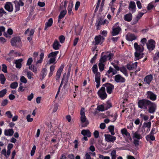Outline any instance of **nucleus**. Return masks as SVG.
<instances>
[{
  "instance_id": "f257e3e1",
  "label": "nucleus",
  "mask_w": 159,
  "mask_h": 159,
  "mask_svg": "<svg viewBox=\"0 0 159 159\" xmlns=\"http://www.w3.org/2000/svg\"><path fill=\"white\" fill-rule=\"evenodd\" d=\"M134 47L136 50L134 53L135 60H138L143 57V53L142 52L144 50V48L142 45H138L137 43H134Z\"/></svg>"
},
{
  "instance_id": "f03ea898",
  "label": "nucleus",
  "mask_w": 159,
  "mask_h": 159,
  "mask_svg": "<svg viewBox=\"0 0 159 159\" xmlns=\"http://www.w3.org/2000/svg\"><path fill=\"white\" fill-rule=\"evenodd\" d=\"M92 71L94 74H95V82L97 83L96 87L98 88L100 86V73L98 71V66L96 64L94 65L92 68Z\"/></svg>"
},
{
  "instance_id": "7ed1b4c3",
  "label": "nucleus",
  "mask_w": 159,
  "mask_h": 159,
  "mask_svg": "<svg viewBox=\"0 0 159 159\" xmlns=\"http://www.w3.org/2000/svg\"><path fill=\"white\" fill-rule=\"evenodd\" d=\"M80 121L82 123V126L85 127L89 124V122L85 116L84 108L82 107L80 110Z\"/></svg>"
},
{
  "instance_id": "20e7f679",
  "label": "nucleus",
  "mask_w": 159,
  "mask_h": 159,
  "mask_svg": "<svg viewBox=\"0 0 159 159\" xmlns=\"http://www.w3.org/2000/svg\"><path fill=\"white\" fill-rule=\"evenodd\" d=\"M150 103V101L146 99H143L139 100L138 104L139 107L144 110H146Z\"/></svg>"
},
{
  "instance_id": "39448f33",
  "label": "nucleus",
  "mask_w": 159,
  "mask_h": 159,
  "mask_svg": "<svg viewBox=\"0 0 159 159\" xmlns=\"http://www.w3.org/2000/svg\"><path fill=\"white\" fill-rule=\"evenodd\" d=\"M11 43L13 46L18 47L19 44L21 43L20 37L18 36L12 38L11 41Z\"/></svg>"
},
{
  "instance_id": "423d86ee",
  "label": "nucleus",
  "mask_w": 159,
  "mask_h": 159,
  "mask_svg": "<svg viewBox=\"0 0 159 159\" xmlns=\"http://www.w3.org/2000/svg\"><path fill=\"white\" fill-rule=\"evenodd\" d=\"M98 94L102 99H105L107 97V94L105 92V89L104 87H102L98 91Z\"/></svg>"
},
{
  "instance_id": "0eeeda50",
  "label": "nucleus",
  "mask_w": 159,
  "mask_h": 159,
  "mask_svg": "<svg viewBox=\"0 0 159 159\" xmlns=\"http://www.w3.org/2000/svg\"><path fill=\"white\" fill-rule=\"evenodd\" d=\"M114 56V54L111 53H107L103 56H101L100 60V62H104L107 60H110Z\"/></svg>"
},
{
  "instance_id": "6e6552de",
  "label": "nucleus",
  "mask_w": 159,
  "mask_h": 159,
  "mask_svg": "<svg viewBox=\"0 0 159 159\" xmlns=\"http://www.w3.org/2000/svg\"><path fill=\"white\" fill-rule=\"evenodd\" d=\"M103 86L107 87V91L108 93L110 94L111 93L114 88L113 85L110 83H107L103 84Z\"/></svg>"
},
{
  "instance_id": "1a4fd4ad",
  "label": "nucleus",
  "mask_w": 159,
  "mask_h": 159,
  "mask_svg": "<svg viewBox=\"0 0 159 159\" xmlns=\"http://www.w3.org/2000/svg\"><path fill=\"white\" fill-rule=\"evenodd\" d=\"M148 106L149 108L148 112L150 113H153L155 111L157 107L155 103L151 102V103L148 105Z\"/></svg>"
},
{
  "instance_id": "9d476101",
  "label": "nucleus",
  "mask_w": 159,
  "mask_h": 159,
  "mask_svg": "<svg viewBox=\"0 0 159 159\" xmlns=\"http://www.w3.org/2000/svg\"><path fill=\"white\" fill-rule=\"evenodd\" d=\"M148 43L147 44L148 49L150 51L153 50L155 48V42L152 39H150L148 41Z\"/></svg>"
},
{
  "instance_id": "9b49d317",
  "label": "nucleus",
  "mask_w": 159,
  "mask_h": 159,
  "mask_svg": "<svg viewBox=\"0 0 159 159\" xmlns=\"http://www.w3.org/2000/svg\"><path fill=\"white\" fill-rule=\"evenodd\" d=\"M105 140L108 142L113 143L116 139V137L113 136L110 134H105Z\"/></svg>"
},
{
  "instance_id": "f8f14e48",
  "label": "nucleus",
  "mask_w": 159,
  "mask_h": 159,
  "mask_svg": "<svg viewBox=\"0 0 159 159\" xmlns=\"http://www.w3.org/2000/svg\"><path fill=\"white\" fill-rule=\"evenodd\" d=\"M147 98L152 101L156 100L157 96L156 94L151 91H148L147 93Z\"/></svg>"
},
{
  "instance_id": "ddd939ff",
  "label": "nucleus",
  "mask_w": 159,
  "mask_h": 159,
  "mask_svg": "<svg viewBox=\"0 0 159 159\" xmlns=\"http://www.w3.org/2000/svg\"><path fill=\"white\" fill-rule=\"evenodd\" d=\"M115 80L117 83H124L125 82V80L120 75H117L115 76Z\"/></svg>"
},
{
  "instance_id": "4468645a",
  "label": "nucleus",
  "mask_w": 159,
  "mask_h": 159,
  "mask_svg": "<svg viewBox=\"0 0 159 159\" xmlns=\"http://www.w3.org/2000/svg\"><path fill=\"white\" fill-rule=\"evenodd\" d=\"M104 39V38L100 35L96 36L95 38V45H97L101 42L102 43Z\"/></svg>"
},
{
  "instance_id": "2eb2a0df",
  "label": "nucleus",
  "mask_w": 159,
  "mask_h": 159,
  "mask_svg": "<svg viewBox=\"0 0 159 159\" xmlns=\"http://www.w3.org/2000/svg\"><path fill=\"white\" fill-rule=\"evenodd\" d=\"M64 67V65H61L59 68L58 69L56 74V80H59Z\"/></svg>"
},
{
  "instance_id": "dca6fc26",
  "label": "nucleus",
  "mask_w": 159,
  "mask_h": 159,
  "mask_svg": "<svg viewBox=\"0 0 159 159\" xmlns=\"http://www.w3.org/2000/svg\"><path fill=\"white\" fill-rule=\"evenodd\" d=\"M136 4L134 1H131L129 5V9H131V11L132 13H134L136 11Z\"/></svg>"
},
{
  "instance_id": "f3484780",
  "label": "nucleus",
  "mask_w": 159,
  "mask_h": 159,
  "mask_svg": "<svg viewBox=\"0 0 159 159\" xmlns=\"http://www.w3.org/2000/svg\"><path fill=\"white\" fill-rule=\"evenodd\" d=\"M5 9L9 12H11L13 11V8L11 3L9 2H6L5 6Z\"/></svg>"
},
{
  "instance_id": "a211bd4d",
  "label": "nucleus",
  "mask_w": 159,
  "mask_h": 159,
  "mask_svg": "<svg viewBox=\"0 0 159 159\" xmlns=\"http://www.w3.org/2000/svg\"><path fill=\"white\" fill-rule=\"evenodd\" d=\"M121 30V28L119 26H117L116 27H113L112 32V35L114 36L118 34Z\"/></svg>"
},
{
  "instance_id": "6ab92c4d",
  "label": "nucleus",
  "mask_w": 159,
  "mask_h": 159,
  "mask_svg": "<svg viewBox=\"0 0 159 159\" xmlns=\"http://www.w3.org/2000/svg\"><path fill=\"white\" fill-rule=\"evenodd\" d=\"M132 18V15L130 13L125 15L124 16V20L127 21H130Z\"/></svg>"
},
{
  "instance_id": "aec40b11",
  "label": "nucleus",
  "mask_w": 159,
  "mask_h": 159,
  "mask_svg": "<svg viewBox=\"0 0 159 159\" xmlns=\"http://www.w3.org/2000/svg\"><path fill=\"white\" fill-rule=\"evenodd\" d=\"M153 79V76L152 75L146 76L144 78V81L146 83L149 84L151 82Z\"/></svg>"
},
{
  "instance_id": "412c9836",
  "label": "nucleus",
  "mask_w": 159,
  "mask_h": 159,
  "mask_svg": "<svg viewBox=\"0 0 159 159\" xmlns=\"http://www.w3.org/2000/svg\"><path fill=\"white\" fill-rule=\"evenodd\" d=\"M47 73V70L46 68H43L41 72L40 76V79L42 80L46 76Z\"/></svg>"
},
{
  "instance_id": "4be33fe9",
  "label": "nucleus",
  "mask_w": 159,
  "mask_h": 159,
  "mask_svg": "<svg viewBox=\"0 0 159 159\" xmlns=\"http://www.w3.org/2000/svg\"><path fill=\"white\" fill-rule=\"evenodd\" d=\"M126 39L129 41H132L133 40L136 39V37L134 34H130L127 35L126 36Z\"/></svg>"
},
{
  "instance_id": "5701e85b",
  "label": "nucleus",
  "mask_w": 159,
  "mask_h": 159,
  "mask_svg": "<svg viewBox=\"0 0 159 159\" xmlns=\"http://www.w3.org/2000/svg\"><path fill=\"white\" fill-rule=\"evenodd\" d=\"M81 134L84 136H87L88 137L91 136V134L90 131L88 129H83L82 130Z\"/></svg>"
},
{
  "instance_id": "b1692460",
  "label": "nucleus",
  "mask_w": 159,
  "mask_h": 159,
  "mask_svg": "<svg viewBox=\"0 0 159 159\" xmlns=\"http://www.w3.org/2000/svg\"><path fill=\"white\" fill-rule=\"evenodd\" d=\"M121 133L122 135L126 136L128 138L131 139L130 134L127 132V130L125 128L122 129L121 130Z\"/></svg>"
},
{
  "instance_id": "393cba45",
  "label": "nucleus",
  "mask_w": 159,
  "mask_h": 159,
  "mask_svg": "<svg viewBox=\"0 0 159 159\" xmlns=\"http://www.w3.org/2000/svg\"><path fill=\"white\" fill-rule=\"evenodd\" d=\"M61 45L59 44L58 41L57 40H55L53 44V48L55 50H58L59 49Z\"/></svg>"
},
{
  "instance_id": "a878e982",
  "label": "nucleus",
  "mask_w": 159,
  "mask_h": 159,
  "mask_svg": "<svg viewBox=\"0 0 159 159\" xmlns=\"http://www.w3.org/2000/svg\"><path fill=\"white\" fill-rule=\"evenodd\" d=\"M73 6V2L72 1H70L68 7V11L69 15L73 14V13L72 11V8Z\"/></svg>"
},
{
  "instance_id": "bb28decb",
  "label": "nucleus",
  "mask_w": 159,
  "mask_h": 159,
  "mask_svg": "<svg viewBox=\"0 0 159 159\" xmlns=\"http://www.w3.org/2000/svg\"><path fill=\"white\" fill-rule=\"evenodd\" d=\"M67 13V11L66 10H64L61 11L58 16V21L59 23L60 22V21L61 19L63 18Z\"/></svg>"
},
{
  "instance_id": "cd10ccee",
  "label": "nucleus",
  "mask_w": 159,
  "mask_h": 159,
  "mask_svg": "<svg viewBox=\"0 0 159 159\" xmlns=\"http://www.w3.org/2000/svg\"><path fill=\"white\" fill-rule=\"evenodd\" d=\"M23 60L22 58L16 60L15 61V64H16V67L17 68H20L21 67V62L23 61Z\"/></svg>"
},
{
  "instance_id": "c85d7f7f",
  "label": "nucleus",
  "mask_w": 159,
  "mask_h": 159,
  "mask_svg": "<svg viewBox=\"0 0 159 159\" xmlns=\"http://www.w3.org/2000/svg\"><path fill=\"white\" fill-rule=\"evenodd\" d=\"M70 68H69L68 72L67 73L66 76V73L64 74L63 75V80L65 81V82H68L69 78L70 76Z\"/></svg>"
},
{
  "instance_id": "c756f323",
  "label": "nucleus",
  "mask_w": 159,
  "mask_h": 159,
  "mask_svg": "<svg viewBox=\"0 0 159 159\" xmlns=\"http://www.w3.org/2000/svg\"><path fill=\"white\" fill-rule=\"evenodd\" d=\"M14 133L12 129H6L4 131L5 135L6 136H12Z\"/></svg>"
},
{
  "instance_id": "7c9ffc66",
  "label": "nucleus",
  "mask_w": 159,
  "mask_h": 159,
  "mask_svg": "<svg viewBox=\"0 0 159 159\" xmlns=\"http://www.w3.org/2000/svg\"><path fill=\"white\" fill-rule=\"evenodd\" d=\"M53 23V20L52 18H50L47 22L45 24V26L44 28V30H46L48 27H50L52 26Z\"/></svg>"
},
{
  "instance_id": "2f4dec72",
  "label": "nucleus",
  "mask_w": 159,
  "mask_h": 159,
  "mask_svg": "<svg viewBox=\"0 0 159 159\" xmlns=\"http://www.w3.org/2000/svg\"><path fill=\"white\" fill-rule=\"evenodd\" d=\"M137 62H135L134 64H133V65L128 64L127 65V68L129 70H133L137 67Z\"/></svg>"
},
{
  "instance_id": "473e14b6",
  "label": "nucleus",
  "mask_w": 159,
  "mask_h": 159,
  "mask_svg": "<svg viewBox=\"0 0 159 159\" xmlns=\"http://www.w3.org/2000/svg\"><path fill=\"white\" fill-rule=\"evenodd\" d=\"M133 137L137 139H139L142 138V137L141 134L139 133L138 131H136L133 134Z\"/></svg>"
},
{
  "instance_id": "72a5a7b5",
  "label": "nucleus",
  "mask_w": 159,
  "mask_h": 159,
  "mask_svg": "<svg viewBox=\"0 0 159 159\" xmlns=\"http://www.w3.org/2000/svg\"><path fill=\"white\" fill-rule=\"evenodd\" d=\"M111 159H116V152L115 150H112L110 153Z\"/></svg>"
},
{
  "instance_id": "f704fd0d",
  "label": "nucleus",
  "mask_w": 159,
  "mask_h": 159,
  "mask_svg": "<svg viewBox=\"0 0 159 159\" xmlns=\"http://www.w3.org/2000/svg\"><path fill=\"white\" fill-rule=\"evenodd\" d=\"M146 139L147 141L149 140H151L152 141L154 140L155 139V137L153 134H149L147 135L146 136Z\"/></svg>"
},
{
  "instance_id": "c9c22d12",
  "label": "nucleus",
  "mask_w": 159,
  "mask_h": 159,
  "mask_svg": "<svg viewBox=\"0 0 159 159\" xmlns=\"http://www.w3.org/2000/svg\"><path fill=\"white\" fill-rule=\"evenodd\" d=\"M144 13L143 12H140L139 13V14L137 15L136 18L135 19V20L134 21V23H136L139 20L142 16L143 15Z\"/></svg>"
},
{
  "instance_id": "e433bc0d",
  "label": "nucleus",
  "mask_w": 159,
  "mask_h": 159,
  "mask_svg": "<svg viewBox=\"0 0 159 159\" xmlns=\"http://www.w3.org/2000/svg\"><path fill=\"white\" fill-rule=\"evenodd\" d=\"M58 51H55L54 52H52L48 54V57L50 58L51 57H55L56 58V56L57 54L58 53Z\"/></svg>"
},
{
  "instance_id": "4c0bfd02",
  "label": "nucleus",
  "mask_w": 159,
  "mask_h": 159,
  "mask_svg": "<svg viewBox=\"0 0 159 159\" xmlns=\"http://www.w3.org/2000/svg\"><path fill=\"white\" fill-rule=\"evenodd\" d=\"M117 116L116 114H115L114 115H111L109 116V118L111 119V121L114 122L116 119Z\"/></svg>"
},
{
  "instance_id": "58836bf2",
  "label": "nucleus",
  "mask_w": 159,
  "mask_h": 159,
  "mask_svg": "<svg viewBox=\"0 0 159 159\" xmlns=\"http://www.w3.org/2000/svg\"><path fill=\"white\" fill-rule=\"evenodd\" d=\"M5 80L6 79L4 75L2 74H1L0 75V80L1 84H4Z\"/></svg>"
},
{
  "instance_id": "ea45409f",
  "label": "nucleus",
  "mask_w": 159,
  "mask_h": 159,
  "mask_svg": "<svg viewBox=\"0 0 159 159\" xmlns=\"http://www.w3.org/2000/svg\"><path fill=\"white\" fill-rule=\"evenodd\" d=\"M108 129L112 135H114L115 134V133L114 131V126H109L108 128Z\"/></svg>"
},
{
  "instance_id": "a19ab883",
  "label": "nucleus",
  "mask_w": 159,
  "mask_h": 159,
  "mask_svg": "<svg viewBox=\"0 0 159 159\" xmlns=\"http://www.w3.org/2000/svg\"><path fill=\"white\" fill-rule=\"evenodd\" d=\"M55 66L54 65H52L50 67V71L48 75L49 77L51 76L53 73V72L55 69Z\"/></svg>"
},
{
  "instance_id": "79ce46f5",
  "label": "nucleus",
  "mask_w": 159,
  "mask_h": 159,
  "mask_svg": "<svg viewBox=\"0 0 159 159\" xmlns=\"http://www.w3.org/2000/svg\"><path fill=\"white\" fill-rule=\"evenodd\" d=\"M18 86V84L17 82H14L11 84L10 87L13 89H16Z\"/></svg>"
},
{
  "instance_id": "37998d69",
  "label": "nucleus",
  "mask_w": 159,
  "mask_h": 159,
  "mask_svg": "<svg viewBox=\"0 0 159 159\" xmlns=\"http://www.w3.org/2000/svg\"><path fill=\"white\" fill-rule=\"evenodd\" d=\"M121 72H122L126 76H128V73L127 70L126 68L124 67H122L120 68V70Z\"/></svg>"
},
{
  "instance_id": "c03bdc74",
  "label": "nucleus",
  "mask_w": 159,
  "mask_h": 159,
  "mask_svg": "<svg viewBox=\"0 0 159 159\" xmlns=\"http://www.w3.org/2000/svg\"><path fill=\"white\" fill-rule=\"evenodd\" d=\"M29 69L32 71L36 73L37 71V68L33 65H31L29 66Z\"/></svg>"
},
{
  "instance_id": "a18cd8bd",
  "label": "nucleus",
  "mask_w": 159,
  "mask_h": 159,
  "mask_svg": "<svg viewBox=\"0 0 159 159\" xmlns=\"http://www.w3.org/2000/svg\"><path fill=\"white\" fill-rule=\"evenodd\" d=\"M103 25V21L101 19H100L99 20H98L97 21L95 25L97 27V29H99L98 28V27L100 26V25Z\"/></svg>"
},
{
  "instance_id": "49530a36",
  "label": "nucleus",
  "mask_w": 159,
  "mask_h": 159,
  "mask_svg": "<svg viewBox=\"0 0 159 159\" xmlns=\"http://www.w3.org/2000/svg\"><path fill=\"white\" fill-rule=\"evenodd\" d=\"M151 122L149 121L148 122H145L143 124V126L144 127H147L150 130V128L151 126Z\"/></svg>"
},
{
  "instance_id": "de8ad7c7",
  "label": "nucleus",
  "mask_w": 159,
  "mask_h": 159,
  "mask_svg": "<svg viewBox=\"0 0 159 159\" xmlns=\"http://www.w3.org/2000/svg\"><path fill=\"white\" fill-rule=\"evenodd\" d=\"M104 66V65L102 63L99 62L98 64V66L100 71H102L103 70Z\"/></svg>"
},
{
  "instance_id": "09e8293b",
  "label": "nucleus",
  "mask_w": 159,
  "mask_h": 159,
  "mask_svg": "<svg viewBox=\"0 0 159 159\" xmlns=\"http://www.w3.org/2000/svg\"><path fill=\"white\" fill-rule=\"evenodd\" d=\"M14 3L15 4V8L16 10L15 12L19 11L20 9V6L19 5L18 3L17 2V1H15L14 2Z\"/></svg>"
},
{
  "instance_id": "8fccbe9b",
  "label": "nucleus",
  "mask_w": 159,
  "mask_h": 159,
  "mask_svg": "<svg viewBox=\"0 0 159 159\" xmlns=\"http://www.w3.org/2000/svg\"><path fill=\"white\" fill-rule=\"evenodd\" d=\"M7 90L6 89H4L0 91V98L3 97L7 93Z\"/></svg>"
},
{
  "instance_id": "3c124183",
  "label": "nucleus",
  "mask_w": 159,
  "mask_h": 159,
  "mask_svg": "<svg viewBox=\"0 0 159 159\" xmlns=\"http://www.w3.org/2000/svg\"><path fill=\"white\" fill-rule=\"evenodd\" d=\"M2 71L3 72H4L5 73H7V66L4 64H3L2 65Z\"/></svg>"
},
{
  "instance_id": "603ef678",
  "label": "nucleus",
  "mask_w": 159,
  "mask_h": 159,
  "mask_svg": "<svg viewBox=\"0 0 159 159\" xmlns=\"http://www.w3.org/2000/svg\"><path fill=\"white\" fill-rule=\"evenodd\" d=\"M27 75L29 79H31L32 78V76L33 75V74L30 71H27Z\"/></svg>"
},
{
  "instance_id": "864d4df0",
  "label": "nucleus",
  "mask_w": 159,
  "mask_h": 159,
  "mask_svg": "<svg viewBox=\"0 0 159 159\" xmlns=\"http://www.w3.org/2000/svg\"><path fill=\"white\" fill-rule=\"evenodd\" d=\"M140 116L144 120H147L149 118V117L148 116L144 115L142 114H141Z\"/></svg>"
},
{
  "instance_id": "5fc2aeb1",
  "label": "nucleus",
  "mask_w": 159,
  "mask_h": 159,
  "mask_svg": "<svg viewBox=\"0 0 159 159\" xmlns=\"http://www.w3.org/2000/svg\"><path fill=\"white\" fill-rule=\"evenodd\" d=\"M20 81L21 82L26 84L27 82L26 79L24 76H22L20 78Z\"/></svg>"
},
{
  "instance_id": "6e6d98bb",
  "label": "nucleus",
  "mask_w": 159,
  "mask_h": 159,
  "mask_svg": "<svg viewBox=\"0 0 159 159\" xmlns=\"http://www.w3.org/2000/svg\"><path fill=\"white\" fill-rule=\"evenodd\" d=\"M36 149V147L35 145H34L33 147L32 148L31 152L30 154L31 156H33L34 155Z\"/></svg>"
},
{
  "instance_id": "4d7b16f0",
  "label": "nucleus",
  "mask_w": 159,
  "mask_h": 159,
  "mask_svg": "<svg viewBox=\"0 0 159 159\" xmlns=\"http://www.w3.org/2000/svg\"><path fill=\"white\" fill-rule=\"evenodd\" d=\"M60 42L61 43H63L65 40V37L63 35H61L59 37Z\"/></svg>"
},
{
  "instance_id": "13d9d810",
  "label": "nucleus",
  "mask_w": 159,
  "mask_h": 159,
  "mask_svg": "<svg viewBox=\"0 0 159 159\" xmlns=\"http://www.w3.org/2000/svg\"><path fill=\"white\" fill-rule=\"evenodd\" d=\"M97 109L98 110L101 111H103L104 110V106L102 105L98 106L97 107Z\"/></svg>"
},
{
  "instance_id": "bf43d9fd",
  "label": "nucleus",
  "mask_w": 159,
  "mask_h": 159,
  "mask_svg": "<svg viewBox=\"0 0 159 159\" xmlns=\"http://www.w3.org/2000/svg\"><path fill=\"white\" fill-rule=\"evenodd\" d=\"M56 61V58L55 57H52L50 58L48 61V63L51 64L53 63Z\"/></svg>"
},
{
  "instance_id": "052dcab7",
  "label": "nucleus",
  "mask_w": 159,
  "mask_h": 159,
  "mask_svg": "<svg viewBox=\"0 0 159 159\" xmlns=\"http://www.w3.org/2000/svg\"><path fill=\"white\" fill-rule=\"evenodd\" d=\"M31 115H28L26 117L27 121L29 122H31L33 120V118H31Z\"/></svg>"
},
{
  "instance_id": "680f3d73",
  "label": "nucleus",
  "mask_w": 159,
  "mask_h": 159,
  "mask_svg": "<svg viewBox=\"0 0 159 159\" xmlns=\"http://www.w3.org/2000/svg\"><path fill=\"white\" fill-rule=\"evenodd\" d=\"M33 59L32 58H30L28 59L26 65L28 66H30L33 61Z\"/></svg>"
},
{
  "instance_id": "e2e57ef3",
  "label": "nucleus",
  "mask_w": 159,
  "mask_h": 159,
  "mask_svg": "<svg viewBox=\"0 0 159 159\" xmlns=\"http://www.w3.org/2000/svg\"><path fill=\"white\" fill-rule=\"evenodd\" d=\"M99 132L97 130H95L93 133V135L95 138H98L99 136Z\"/></svg>"
},
{
  "instance_id": "0e129e2a",
  "label": "nucleus",
  "mask_w": 159,
  "mask_h": 159,
  "mask_svg": "<svg viewBox=\"0 0 159 159\" xmlns=\"http://www.w3.org/2000/svg\"><path fill=\"white\" fill-rule=\"evenodd\" d=\"M58 105L56 103L55 104H54V108L53 110V112H55L57 111L58 108Z\"/></svg>"
},
{
  "instance_id": "69168bd1",
  "label": "nucleus",
  "mask_w": 159,
  "mask_h": 159,
  "mask_svg": "<svg viewBox=\"0 0 159 159\" xmlns=\"http://www.w3.org/2000/svg\"><path fill=\"white\" fill-rule=\"evenodd\" d=\"M80 5V2L77 1L76 2L75 8V10L76 11L78 10V8L79 7Z\"/></svg>"
},
{
  "instance_id": "338daca9",
  "label": "nucleus",
  "mask_w": 159,
  "mask_h": 159,
  "mask_svg": "<svg viewBox=\"0 0 159 159\" xmlns=\"http://www.w3.org/2000/svg\"><path fill=\"white\" fill-rule=\"evenodd\" d=\"M8 100L7 99H5L2 101L1 105L2 106H6Z\"/></svg>"
},
{
  "instance_id": "774afa93",
  "label": "nucleus",
  "mask_w": 159,
  "mask_h": 159,
  "mask_svg": "<svg viewBox=\"0 0 159 159\" xmlns=\"http://www.w3.org/2000/svg\"><path fill=\"white\" fill-rule=\"evenodd\" d=\"M6 114L9 118H11L12 117V115L10 111H7L6 113Z\"/></svg>"
}]
</instances>
